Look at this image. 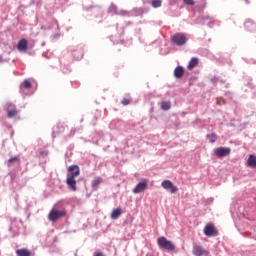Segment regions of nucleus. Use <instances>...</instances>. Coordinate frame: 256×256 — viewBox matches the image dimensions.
Wrapping results in <instances>:
<instances>
[{"instance_id":"f257e3e1","label":"nucleus","mask_w":256,"mask_h":256,"mask_svg":"<svg viewBox=\"0 0 256 256\" xmlns=\"http://www.w3.org/2000/svg\"><path fill=\"white\" fill-rule=\"evenodd\" d=\"M79 175H81V170L78 165L69 166L66 185L73 191H77V181L75 180V177H79Z\"/></svg>"},{"instance_id":"f03ea898","label":"nucleus","mask_w":256,"mask_h":256,"mask_svg":"<svg viewBox=\"0 0 256 256\" xmlns=\"http://www.w3.org/2000/svg\"><path fill=\"white\" fill-rule=\"evenodd\" d=\"M158 247L160 249H166V251H175V244L165 238V236H161L157 239Z\"/></svg>"},{"instance_id":"7ed1b4c3","label":"nucleus","mask_w":256,"mask_h":256,"mask_svg":"<svg viewBox=\"0 0 256 256\" xmlns=\"http://www.w3.org/2000/svg\"><path fill=\"white\" fill-rule=\"evenodd\" d=\"M65 215H67V213L63 210H51L49 215H48V219L49 221H52L53 223H55V221H58L59 219H61V217H65Z\"/></svg>"},{"instance_id":"20e7f679","label":"nucleus","mask_w":256,"mask_h":256,"mask_svg":"<svg viewBox=\"0 0 256 256\" xmlns=\"http://www.w3.org/2000/svg\"><path fill=\"white\" fill-rule=\"evenodd\" d=\"M172 42L181 47L187 43V36L181 33L174 34L172 36Z\"/></svg>"},{"instance_id":"39448f33","label":"nucleus","mask_w":256,"mask_h":256,"mask_svg":"<svg viewBox=\"0 0 256 256\" xmlns=\"http://www.w3.org/2000/svg\"><path fill=\"white\" fill-rule=\"evenodd\" d=\"M7 117L9 119H13V117H17L19 114V110H17V106L13 103L6 104Z\"/></svg>"},{"instance_id":"423d86ee","label":"nucleus","mask_w":256,"mask_h":256,"mask_svg":"<svg viewBox=\"0 0 256 256\" xmlns=\"http://www.w3.org/2000/svg\"><path fill=\"white\" fill-rule=\"evenodd\" d=\"M161 186L163 187V189H165L166 191H169V193H172V194H175L177 193V191H179V188L173 185V182H171V180L162 181Z\"/></svg>"},{"instance_id":"0eeeda50","label":"nucleus","mask_w":256,"mask_h":256,"mask_svg":"<svg viewBox=\"0 0 256 256\" xmlns=\"http://www.w3.org/2000/svg\"><path fill=\"white\" fill-rule=\"evenodd\" d=\"M204 235H206V237H217V235H219V232L217 231V229H215V225L207 224L204 227Z\"/></svg>"},{"instance_id":"6e6552de","label":"nucleus","mask_w":256,"mask_h":256,"mask_svg":"<svg viewBox=\"0 0 256 256\" xmlns=\"http://www.w3.org/2000/svg\"><path fill=\"white\" fill-rule=\"evenodd\" d=\"M192 253L194 256H209V251L203 249V246L194 245Z\"/></svg>"},{"instance_id":"1a4fd4ad","label":"nucleus","mask_w":256,"mask_h":256,"mask_svg":"<svg viewBox=\"0 0 256 256\" xmlns=\"http://www.w3.org/2000/svg\"><path fill=\"white\" fill-rule=\"evenodd\" d=\"M216 157H227L231 154V148L219 147L214 151Z\"/></svg>"},{"instance_id":"9d476101","label":"nucleus","mask_w":256,"mask_h":256,"mask_svg":"<svg viewBox=\"0 0 256 256\" xmlns=\"http://www.w3.org/2000/svg\"><path fill=\"white\" fill-rule=\"evenodd\" d=\"M145 189H147V181L146 180L138 183L136 185V187L133 189V193H135V194L143 193V191H145Z\"/></svg>"},{"instance_id":"9b49d317","label":"nucleus","mask_w":256,"mask_h":256,"mask_svg":"<svg viewBox=\"0 0 256 256\" xmlns=\"http://www.w3.org/2000/svg\"><path fill=\"white\" fill-rule=\"evenodd\" d=\"M184 75H185V68H183L182 66H177L174 69V77H176V79H181L183 78Z\"/></svg>"},{"instance_id":"f8f14e48","label":"nucleus","mask_w":256,"mask_h":256,"mask_svg":"<svg viewBox=\"0 0 256 256\" xmlns=\"http://www.w3.org/2000/svg\"><path fill=\"white\" fill-rule=\"evenodd\" d=\"M27 47H28L27 39L25 38L20 39L17 44L18 51H27Z\"/></svg>"},{"instance_id":"ddd939ff","label":"nucleus","mask_w":256,"mask_h":256,"mask_svg":"<svg viewBox=\"0 0 256 256\" xmlns=\"http://www.w3.org/2000/svg\"><path fill=\"white\" fill-rule=\"evenodd\" d=\"M123 214V209L121 208H116L112 211L110 217L111 219H119V217H121V215Z\"/></svg>"},{"instance_id":"4468645a","label":"nucleus","mask_w":256,"mask_h":256,"mask_svg":"<svg viewBox=\"0 0 256 256\" xmlns=\"http://www.w3.org/2000/svg\"><path fill=\"white\" fill-rule=\"evenodd\" d=\"M247 165H248V167H252V169H256V156L255 155L251 154L248 157Z\"/></svg>"},{"instance_id":"2eb2a0df","label":"nucleus","mask_w":256,"mask_h":256,"mask_svg":"<svg viewBox=\"0 0 256 256\" xmlns=\"http://www.w3.org/2000/svg\"><path fill=\"white\" fill-rule=\"evenodd\" d=\"M199 65V59L198 58H192L190 62L188 63L187 69L191 71L192 69H195Z\"/></svg>"},{"instance_id":"dca6fc26","label":"nucleus","mask_w":256,"mask_h":256,"mask_svg":"<svg viewBox=\"0 0 256 256\" xmlns=\"http://www.w3.org/2000/svg\"><path fill=\"white\" fill-rule=\"evenodd\" d=\"M16 255L17 256H31L32 253L29 251V249L22 248V249L16 250Z\"/></svg>"},{"instance_id":"f3484780","label":"nucleus","mask_w":256,"mask_h":256,"mask_svg":"<svg viewBox=\"0 0 256 256\" xmlns=\"http://www.w3.org/2000/svg\"><path fill=\"white\" fill-rule=\"evenodd\" d=\"M13 163H21V159H19V157L17 156H14V157H11L10 159L7 160L6 162V165L8 167H11V165H13Z\"/></svg>"},{"instance_id":"a211bd4d","label":"nucleus","mask_w":256,"mask_h":256,"mask_svg":"<svg viewBox=\"0 0 256 256\" xmlns=\"http://www.w3.org/2000/svg\"><path fill=\"white\" fill-rule=\"evenodd\" d=\"M161 109L163 111H169L171 109V102H162L161 103Z\"/></svg>"},{"instance_id":"6ab92c4d","label":"nucleus","mask_w":256,"mask_h":256,"mask_svg":"<svg viewBox=\"0 0 256 256\" xmlns=\"http://www.w3.org/2000/svg\"><path fill=\"white\" fill-rule=\"evenodd\" d=\"M103 181V178L98 177L92 181V187L95 189L101 182Z\"/></svg>"},{"instance_id":"aec40b11","label":"nucleus","mask_w":256,"mask_h":256,"mask_svg":"<svg viewBox=\"0 0 256 256\" xmlns=\"http://www.w3.org/2000/svg\"><path fill=\"white\" fill-rule=\"evenodd\" d=\"M162 3L163 2L161 0H153L152 7H154V9H157V8L161 7Z\"/></svg>"},{"instance_id":"412c9836","label":"nucleus","mask_w":256,"mask_h":256,"mask_svg":"<svg viewBox=\"0 0 256 256\" xmlns=\"http://www.w3.org/2000/svg\"><path fill=\"white\" fill-rule=\"evenodd\" d=\"M22 87H24V89H31V87H33V85L31 84V81L25 80V81L22 83Z\"/></svg>"},{"instance_id":"4be33fe9","label":"nucleus","mask_w":256,"mask_h":256,"mask_svg":"<svg viewBox=\"0 0 256 256\" xmlns=\"http://www.w3.org/2000/svg\"><path fill=\"white\" fill-rule=\"evenodd\" d=\"M207 138L210 139V143H215L217 141V134H208Z\"/></svg>"},{"instance_id":"5701e85b","label":"nucleus","mask_w":256,"mask_h":256,"mask_svg":"<svg viewBox=\"0 0 256 256\" xmlns=\"http://www.w3.org/2000/svg\"><path fill=\"white\" fill-rule=\"evenodd\" d=\"M185 5H190V6H193L195 5V1L194 0H183Z\"/></svg>"},{"instance_id":"b1692460","label":"nucleus","mask_w":256,"mask_h":256,"mask_svg":"<svg viewBox=\"0 0 256 256\" xmlns=\"http://www.w3.org/2000/svg\"><path fill=\"white\" fill-rule=\"evenodd\" d=\"M121 103H122V105H129V103H131V102L129 101V99L124 98Z\"/></svg>"},{"instance_id":"393cba45","label":"nucleus","mask_w":256,"mask_h":256,"mask_svg":"<svg viewBox=\"0 0 256 256\" xmlns=\"http://www.w3.org/2000/svg\"><path fill=\"white\" fill-rule=\"evenodd\" d=\"M122 15H127V12L123 11V12H122Z\"/></svg>"}]
</instances>
